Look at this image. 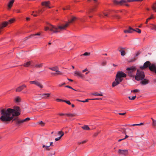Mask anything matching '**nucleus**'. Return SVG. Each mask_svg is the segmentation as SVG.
<instances>
[{
    "label": "nucleus",
    "mask_w": 156,
    "mask_h": 156,
    "mask_svg": "<svg viewBox=\"0 0 156 156\" xmlns=\"http://www.w3.org/2000/svg\"><path fill=\"white\" fill-rule=\"evenodd\" d=\"M13 109L8 108L6 110L2 109L0 111L1 116L0 120L2 122H9L12 120V122L18 119V118L13 119L14 117L19 116L20 114V109L17 106H14Z\"/></svg>",
    "instance_id": "obj_1"
},
{
    "label": "nucleus",
    "mask_w": 156,
    "mask_h": 156,
    "mask_svg": "<svg viewBox=\"0 0 156 156\" xmlns=\"http://www.w3.org/2000/svg\"><path fill=\"white\" fill-rule=\"evenodd\" d=\"M77 19V18L75 17H73L69 22L66 23L63 26H60L58 27L51 24H49L48 26L45 27L44 30L45 31H47L49 30L50 31H53L54 33L58 32V29H60V30L65 29V28L68 26L69 23H72Z\"/></svg>",
    "instance_id": "obj_2"
},
{
    "label": "nucleus",
    "mask_w": 156,
    "mask_h": 156,
    "mask_svg": "<svg viewBox=\"0 0 156 156\" xmlns=\"http://www.w3.org/2000/svg\"><path fill=\"white\" fill-rule=\"evenodd\" d=\"M144 77L145 74L144 71L137 69L136 75L135 76V80L137 81L142 80Z\"/></svg>",
    "instance_id": "obj_3"
},
{
    "label": "nucleus",
    "mask_w": 156,
    "mask_h": 156,
    "mask_svg": "<svg viewBox=\"0 0 156 156\" xmlns=\"http://www.w3.org/2000/svg\"><path fill=\"white\" fill-rule=\"evenodd\" d=\"M126 76V74L123 72L121 71H118L116 76V78H117L120 81L122 82L123 80L122 78H125Z\"/></svg>",
    "instance_id": "obj_4"
},
{
    "label": "nucleus",
    "mask_w": 156,
    "mask_h": 156,
    "mask_svg": "<svg viewBox=\"0 0 156 156\" xmlns=\"http://www.w3.org/2000/svg\"><path fill=\"white\" fill-rule=\"evenodd\" d=\"M136 69L135 66H132L126 68V70L127 71V73L129 76L131 77H134V76L132 74L136 71Z\"/></svg>",
    "instance_id": "obj_5"
},
{
    "label": "nucleus",
    "mask_w": 156,
    "mask_h": 156,
    "mask_svg": "<svg viewBox=\"0 0 156 156\" xmlns=\"http://www.w3.org/2000/svg\"><path fill=\"white\" fill-rule=\"evenodd\" d=\"M30 120V118L27 117L24 119L19 120L18 119H17L16 121V125L19 126L21 125V124L23 122H26L29 121Z\"/></svg>",
    "instance_id": "obj_6"
},
{
    "label": "nucleus",
    "mask_w": 156,
    "mask_h": 156,
    "mask_svg": "<svg viewBox=\"0 0 156 156\" xmlns=\"http://www.w3.org/2000/svg\"><path fill=\"white\" fill-rule=\"evenodd\" d=\"M127 1V0H121L119 1H118L116 0H114L113 2L115 5H124L125 3L128 2Z\"/></svg>",
    "instance_id": "obj_7"
},
{
    "label": "nucleus",
    "mask_w": 156,
    "mask_h": 156,
    "mask_svg": "<svg viewBox=\"0 0 156 156\" xmlns=\"http://www.w3.org/2000/svg\"><path fill=\"white\" fill-rule=\"evenodd\" d=\"M23 66L26 67H28L29 66L33 67L34 66V64L33 61H29L24 63Z\"/></svg>",
    "instance_id": "obj_8"
},
{
    "label": "nucleus",
    "mask_w": 156,
    "mask_h": 156,
    "mask_svg": "<svg viewBox=\"0 0 156 156\" xmlns=\"http://www.w3.org/2000/svg\"><path fill=\"white\" fill-rule=\"evenodd\" d=\"M30 84H34L36 86L39 87L40 88H43V86L37 80L30 81Z\"/></svg>",
    "instance_id": "obj_9"
},
{
    "label": "nucleus",
    "mask_w": 156,
    "mask_h": 156,
    "mask_svg": "<svg viewBox=\"0 0 156 156\" xmlns=\"http://www.w3.org/2000/svg\"><path fill=\"white\" fill-rule=\"evenodd\" d=\"M118 153L119 154L126 155L128 154V151L127 150L119 149Z\"/></svg>",
    "instance_id": "obj_10"
},
{
    "label": "nucleus",
    "mask_w": 156,
    "mask_h": 156,
    "mask_svg": "<svg viewBox=\"0 0 156 156\" xmlns=\"http://www.w3.org/2000/svg\"><path fill=\"white\" fill-rule=\"evenodd\" d=\"M74 75L75 76H77L79 78H80L82 79L84 78V75L82 74L79 71H76L74 73Z\"/></svg>",
    "instance_id": "obj_11"
},
{
    "label": "nucleus",
    "mask_w": 156,
    "mask_h": 156,
    "mask_svg": "<svg viewBox=\"0 0 156 156\" xmlns=\"http://www.w3.org/2000/svg\"><path fill=\"white\" fill-rule=\"evenodd\" d=\"M44 11V8H43L41 9H39L37 12H36V14H33V13L34 12V11L33 12V13L32 14V15H33L34 16L36 17L37 16L38 14H39L40 13H41L43 12Z\"/></svg>",
    "instance_id": "obj_12"
},
{
    "label": "nucleus",
    "mask_w": 156,
    "mask_h": 156,
    "mask_svg": "<svg viewBox=\"0 0 156 156\" xmlns=\"http://www.w3.org/2000/svg\"><path fill=\"white\" fill-rule=\"evenodd\" d=\"M26 87L27 86L25 84H23L22 86L18 87V88L16 89V92H20L25 88H26Z\"/></svg>",
    "instance_id": "obj_13"
},
{
    "label": "nucleus",
    "mask_w": 156,
    "mask_h": 156,
    "mask_svg": "<svg viewBox=\"0 0 156 156\" xmlns=\"http://www.w3.org/2000/svg\"><path fill=\"white\" fill-rule=\"evenodd\" d=\"M149 69L151 71L154 72L156 70V65L154 64H151Z\"/></svg>",
    "instance_id": "obj_14"
},
{
    "label": "nucleus",
    "mask_w": 156,
    "mask_h": 156,
    "mask_svg": "<svg viewBox=\"0 0 156 156\" xmlns=\"http://www.w3.org/2000/svg\"><path fill=\"white\" fill-rule=\"evenodd\" d=\"M134 31H135V29L131 27H129L127 30H124V32L125 33H133Z\"/></svg>",
    "instance_id": "obj_15"
},
{
    "label": "nucleus",
    "mask_w": 156,
    "mask_h": 156,
    "mask_svg": "<svg viewBox=\"0 0 156 156\" xmlns=\"http://www.w3.org/2000/svg\"><path fill=\"white\" fill-rule=\"evenodd\" d=\"M41 5L43 6H45L46 7L49 9L51 8V7L49 6V5L50 4V2L49 1H44L41 3Z\"/></svg>",
    "instance_id": "obj_16"
},
{
    "label": "nucleus",
    "mask_w": 156,
    "mask_h": 156,
    "mask_svg": "<svg viewBox=\"0 0 156 156\" xmlns=\"http://www.w3.org/2000/svg\"><path fill=\"white\" fill-rule=\"evenodd\" d=\"M115 80V81L113 82L112 83V86L113 87H114L117 86L119 84L120 82H122L121 81H119V80L116 78Z\"/></svg>",
    "instance_id": "obj_17"
},
{
    "label": "nucleus",
    "mask_w": 156,
    "mask_h": 156,
    "mask_svg": "<svg viewBox=\"0 0 156 156\" xmlns=\"http://www.w3.org/2000/svg\"><path fill=\"white\" fill-rule=\"evenodd\" d=\"M140 83L143 85H145L149 83V80L146 79L144 78L142 80H141Z\"/></svg>",
    "instance_id": "obj_18"
},
{
    "label": "nucleus",
    "mask_w": 156,
    "mask_h": 156,
    "mask_svg": "<svg viewBox=\"0 0 156 156\" xmlns=\"http://www.w3.org/2000/svg\"><path fill=\"white\" fill-rule=\"evenodd\" d=\"M140 51H138L136 53V55L134 56V57L131 59L130 60H129L128 62H132L135 61L136 60L135 57L138 56L140 54Z\"/></svg>",
    "instance_id": "obj_19"
},
{
    "label": "nucleus",
    "mask_w": 156,
    "mask_h": 156,
    "mask_svg": "<svg viewBox=\"0 0 156 156\" xmlns=\"http://www.w3.org/2000/svg\"><path fill=\"white\" fill-rule=\"evenodd\" d=\"M151 63L149 61H147L145 62L144 64V67L145 68H149V67L151 65Z\"/></svg>",
    "instance_id": "obj_20"
},
{
    "label": "nucleus",
    "mask_w": 156,
    "mask_h": 156,
    "mask_svg": "<svg viewBox=\"0 0 156 156\" xmlns=\"http://www.w3.org/2000/svg\"><path fill=\"white\" fill-rule=\"evenodd\" d=\"M41 35V34L39 33H37L36 34H31L30 36L26 37L25 38L26 39L25 40H27L28 39L30 38L33 37L34 36H39Z\"/></svg>",
    "instance_id": "obj_21"
},
{
    "label": "nucleus",
    "mask_w": 156,
    "mask_h": 156,
    "mask_svg": "<svg viewBox=\"0 0 156 156\" xmlns=\"http://www.w3.org/2000/svg\"><path fill=\"white\" fill-rule=\"evenodd\" d=\"M42 98L48 99L50 96V94L49 93H43L42 94Z\"/></svg>",
    "instance_id": "obj_22"
},
{
    "label": "nucleus",
    "mask_w": 156,
    "mask_h": 156,
    "mask_svg": "<svg viewBox=\"0 0 156 156\" xmlns=\"http://www.w3.org/2000/svg\"><path fill=\"white\" fill-rule=\"evenodd\" d=\"M14 2V0H11L9 2L8 6L9 9H10L12 7Z\"/></svg>",
    "instance_id": "obj_23"
},
{
    "label": "nucleus",
    "mask_w": 156,
    "mask_h": 156,
    "mask_svg": "<svg viewBox=\"0 0 156 156\" xmlns=\"http://www.w3.org/2000/svg\"><path fill=\"white\" fill-rule=\"evenodd\" d=\"M60 133H62V134L61 135V136L58 138H56L55 139V141H58L64 135V132L62 131H60L58 133V134H60Z\"/></svg>",
    "instance_id": "obj_24"
},
{
    "label": "nucleus",
    "mask_w": 156,
    "mask_h": 156,
    "mask_svg": "<svg viewBox=\"0 0 156 156\" xmlns=\"http://www.w3.org/2000/svg\"><path fill=\"white\" fill-rule=\"evenodd\" d=\"M77 115V114L75 113L73 114H72L71 113L66 114V116H67L68 117H73L76 116Z\"/></svg>",
    "instance_id": "obj_25"
},
{
    "label": "nucleus",
    "mask_w": 156,
    "mask_h": 156,
    "mask_svg": "<svg viewBox=\"0 0 156 156\" xmlns=\"http://www.w3.org/2000/svg\"><path fill=\"white\" fill-rule=\"evenodd\" d=\"M96 6H95L94 7L90 9L87 12L88 14H90L91 12L95 11V9L96 8Z\"/></svg>",
    "instance_id": "obj_26"
},
{
    "label": "nucleus",
    "mask_w": 156,
    "mask_h": 156,
    "mask_svg": "<svg viewBox=\"0 0 156 156\" xmlns=\"http://www.w3.org/2000/svg\"><path fill=\"white\" fill-rule=\"evenodd\" d=\"M102 93L101 92L100 93H98V92H95L94 93H92V95L97 96H103V95L102 94Z\"/></svg>",
    "instance_id": "obj_27"
},
{
    "label": "nucleus",
    "mask_w": 156,
    "mask_h": 156,
    "mask_svg": "<svg viewBox=\"0 0 156 156\" xmlns=\"http://www.w3.org/2000/svg\"><path fill=\"white\" fill-rule=\"evenodd\" d=\"M119 130L121 131L122 133L124 134L125 135L126 134V129L124 128H121L119 129Z\"/></svg>",
    "instance_id": "obj_28"
},
{
    "label": "nucleus",
    "mask_w": 156,
    "mask_h": 156,
    "mask_svg": "<svg viewBox=\"0 0 156 156\" xmlns=\"http://www.w3.org/2000/svg\"><path fill=\"white\" fill-rule=\"evenodd\" d=\"M49 69L51 70L56 72L58 69V68L57 67H54L52 68H49Z\"/></svg>",
    "instance_id": "obj_29"
},
{
    "label": "nucleus",
    "mask_w": 156,
    "mask_h": 156,
    "mask_svg": "<svg viewBox=\"0 0 156 156\" xmlns=\"http://www.w3.org/2000/svg\"><path fill=\"white\" fill-rule=\"evenodd\" d=\"M82 128L84 130H90V128L89 127V126L87 125H84L82 127Z\"/></svg>",
    "instance_id": "obj_30"
},
{
    "label": "nucleus",
    "mask_w": 156,
    "mask_h": 156,
    "mask_svg": "<svg viewBox=\"0 0 156 156\" xmlns=\"http://www.w3.org/2000/svg\"><path fill=\"white\" fill-rule=\"evenodd\" d=\"M119 51L121 52V55L122 56H124L126 54L125 51L124 50H119Z\"/></svg>",
    "instance_id": "obj_31"
},
{
    "label": "nucleus",
    "mask_w": 156,
    "mask_h": 156,
    "mask_svg": "<svg viewBox=\"0 0 156 156\" xmlns=\"http://www.w3.org/2000/svg\"><path fill=\"white\" fill-rule=\"evenodd\" d=\"M43 65L42 63H41L39 64H36L33 67H36L37 68H39L42 67Z\"/></svg>",
    "instance_id": "obj_32"
},
{
    "label": "nucleus",
    "mask_w": 156,
    "mask_h": 156,
    "mask_svg": "<svg viewBox=\"0 0 156 156\" xmlns=\"http://www.w3.org/2000/svg\"><path fill=\"white\" fill-rule=\"evenodd\" d=\"M143 0H127L128 2H142Z\"/></svg>",
    "instance_id": "obj_33"
},
{
    "label": "nucleus",
    "mask_w": 156,
    "mask_h": 156,
    "mask_svg": "<svg viewBox=\"0 0 156 156\" xmlns=\"http://www.w3.org/2000/svg\"><path fill=\"white\" fill-rule=\"evenodd\" d=\"M135 31L139 34H140L141 32V30L138 28H136V29H135V31Z\"/></svg>",
    "instance_id": "obj_34"
},
{
    "label": "nucleus",
    "mask_w": 156,
    "mask_h": 156,
    "mask_svg": "<svg viewBox=\"0 0 156 156\" xmlns=\"http://www.w3.org/2000/svg\"><path fill=\"white\" fill-rule=\"evenodd\" d=\"M15 101L16 103H19L20 101V98L18 97H16L15 99Z\"/></svg>",
    "instance_id": "obj_35"
},
{
    "label": "nucleus",
    "mask_w": 156,
    "mask_h": 156,
    "mask_svg": "<svg viewBox=\"0 0 156 156\" xmlns=\"http://www.w3.org/2000/svg\"><path fill=\"white\" fill-rule=\"evenodd\" d=\"M113 16L118 20H119L120 18V17L118 15H114Z\"/></svg>",
    "instance_id": "obj_36"
},
{
    "label": "nucleus",
    "mask_w": 156,
    "mask_h": 156,
    "mask_svg": "<svg viewBox=\"0 0 156 156\" xmlns=\"http://www.w3.org/2000/svg\"><path fill=\"white\" fill-rule=\"evenodd\" d=\"M56 101L57 102H64V100L61 99L59 98H57L56 99Z\"/></svg>",
    "instance_id": "obj_37"
},
{
    "label": "nucleus",
    "mask_w": 156,
    "mask_h": 156,
    "mask_svg": "<svg viewBox=\"0 0 156 156\" xmlns=\"http://www.w3.org/2000/svg\"><path fill=\"white\" fill-rule=\"evenodd\" d=\"M14 21V19H11L10 20H9L8 22H9V23H13Z\"/></svg>",
    "instance_id": "obj_38"
},
{
    "label": "nucleus",
    "mask_w": 156,
    "mask_h": 156,
    "mask_svg": "<svg viewBox=\"0 0 156 156\" xmlns=\"http://www.w3.org/2000/svg\"><path fill=\"white\" fill-rule=\"evenodd\" d=\"M136 97V96H133L131 98V97L129 96L128 97V98L130 100H134L135 99Z\"/></svg>",
    "instance_id": "obj_39"
},
{
    "label": "nucleus",
    "mask_w": 156,
    "mask_h": 156,
    "mask_svg": "<svg viewBox=\"0 0 156 156\" xmlns=\"http://www.w3.org/2000/svg\"><path fill=\"white\" fill-rule=\"evenodd\" d=\"M56 75H62V73L61 72L58 70V69L57 71H56Z\"/></svg>",
    "instance_id": "obj_40"
},
{
    "label": "nucleus",
    "mask_w": 156,
    "mask_h": 156,
    "mask_svg": "<svg viewBox=\"0 0 156 156\" xmlns=\"http://www.w3.org/2000/svg\"><path fill=\"white\" fill-rule=\"evenodd\" d=\"M87 141L86 140H83L82 142H78V144H84L85 143H86L87 142Z\"/></svg>",
    "instance_id": "obj_41"
},
{
    "label": "nucleus",
    "mask_w": 156,
    "mask_h": 156,
    "mask_svg": "<svg viewBox=\"0 0 156 156\" xmlns=\"http://www.w3.org/2000/svg\"><path fill=\"white\" fill-rule=\"evenodd\" d=\"M65 87H67V88H70V89H72L74 90H75V91H76V90H75V89H74L72 87H71V86H69V85H66L65 86Z\"/></svg>",
    "instance_id": "obj_42"
},
{
    "label": "nucleus",
    "mask_w": 156,
    "mask_h": 156,
    "mask_svg": "<svg viewBox=\"0 0 156 156\" xmlns=\"http://www.w3.org/2000/svg\"><path fill=\"white\" fill-rule=\"evenodd\" d=\"M64 102L66 103L67 104L69 105H71V103L69 101H66L64 100Z\"/></svg>",
    "instance_id": "obj_43"
},
{
    "label": "nucleus",
    "mask_w": 156,
    "mask_h": 156,
    "mask_svg": "<svg viewBox=\"0 0 156 156\" xmlns=\"http://www.w3.org/2000/svg\"><path fill=\"white\" fill-rule=\"evenodd\" d=\"M139 90L138 89H136L133 90H132L131 91V92L135 93V92H139Z\"/></svg>",
    "instance_id": "obj_44"
},
{
    "label": "nucleus",
    "mask_w": 156,
    "mask_h": 156,
    "mask_svg": "<svg viewBox=\"0 0 156 156\" xmlns=\"http://www.w3.org/2000/svg\"><path fill=\"white\" fill-rule=\"evenodd\" d=\"M39 124L41 125L42 126H44V123L42 121H41L39 122Z\"/></svg>",
    "instance_id": "obj_45"
},
{
    "label": "nucleus",
    "mask_w": 156,
    "mask_h": 156,
    "mask_svg": "<svg viewBox=\"0 0 156 156\" xmlns=\"http://www.w3.org/2000/svg\"><path fill=\"white\" fill-rule=\"evenodd\" d=\"M152 25L153 26V27L151 28V29L154 30L155 31H156V25L154 24H152Z\"/></svg>",
    "instance_id": "obj_46"
},
{
    "label": "nucleus",
    "mask_w": 156,
    "mask_h": 156,
    "mask_svg": "<svg viewBox=\"0 0 156 156\" xmlns=\"http://www.w3.org/2000/svg\"><path fill=\"white\" fill-rule=\"evenodd\" d=\"M103 15H104V16L103 15H102L101 16H100V17H102V16L103 17H104V16L108 17V14L104 13H103Z\"/></svg>",
    "instance_id": "obj_47"
},
{
    "label": "nucleus",
    "mask_w": 156,
    "mask_h": 156,
    "mask_svg": "<svg viewBox=\"0 0 156 156\" xmlns=\"http://www.w3.org/2000/svg\"><path fill=\"white\" fill-rule=\"evenodd\" d=\"M102 99L101 98H92L91 99V100H101Z\"/></svg>",
    "instance_id": "obj_48"
},
{
    "label": "nucleus",
    "mask_w": 156,
    "mask_h": 156,
    "mask_svg": "<svg viewBox=\"0 0 156 156\" xmlns=\"http://www.w3.org/2000/svg\"><path fill=\"white\" fill-rule=\"evenodd\" d=\"M118 12V11H115L114 10H112L111 11H110L109 12V13H112V12L117 13Z\"/></svg>",
    "instance_id": "obj_49"
},
{
    "label": "nucleus",
    "mask_w": 156,
    "mask_h": 156,
    "mask_svg": "<svg viewBox=\"0 0 156 156\" xmlns=\"http://www.w3.org/2000/svg\"><path fill=\"white\" fill-rule=\"evenodd\" d=\"M152 125H153V126H156V120H155V121L153 120V123H152Z\"/></svg>",
    "instance_id": "obj_50"
},
{
    "label": "nucleus",
    "mask_w": 156,
    "mask_h": 156,
    "mask_svg": "<svg viewBox=\"0 0 156 156\" xmlns=\"http://www.w3.org/2000/svg\"><path fill=\"white\" fill-rule=\"evenodd\" d=\"M90 54V53L87 52H86L83 54V55L84 56H88Z\"/></svg>",
    "instance_id": "obj_51"
},
{
    "label": "nucleus",
    "mask_w": 156,
    "mask_h": 156,
    "mask_svg": "<svg viewBox=\"0 0 156 156\" xmlns=\"http://www.w3.org/2000/svg\"><path fill=\"white\" fill-rule=\"evenodd\" d=\"M50 146H46L45 147V150L46 151H49L50 150V149L49 148Z\"/></svg>",
    "instance_id": "obj_52"
},
{
    "label": "nucleus",
    "mask_w": 156,
    "mask_h": 156,
    "mask_svg": "<svg viewBox=\"0 0 156 156\" xmlns=\"http://www.w3.org/2000/svg\"><path fill=\"white\" fill-rule=\"evenodd\" d=\"M63 10H66L67 9H69V6H67L65 8H63Z\"/></svg>",
    "instance_id": "obj_53"
},
{
    "label": "nucleus",
    "mask_w": 156,
    "mask_h": 156,
    "mask_svg": "<svg viewBox=\"0 0 156 156\" xmlns=\"http://www.w3.org/2000/svg\"><path fill=\"white\" fill-rule=\"evenodd\" d=\"M58 115H59L60 116H64L66 115V114H64L62 113H58Z\"/></svg>",
    "instance_id": "obj_54"
},
{
    "label": "nucleus",
    "mask_w": 156,
    "mask_h": 156,
    "mask_svg": "<svg viewBox=\"0 0 156 156\" xmlns=\"http://www.w3.org/2000/svg\"><path fill=\"white\" fill-rule=\"evenodd\" d=\"M126 114V112H124L123 113H118V114L119 115H125Z\"/></svg>",
    "instance_id": "obj_55"
},
{
    "label": "nucleus",
    "mask_w": 156,
    "mask_h": 156,
    "mask_svg": "<svg viewBox=\"0 0 156 156\" xmlns=\"http://www.w3.org/2000/svg\"><path fill=\"white\" fill-rule=\"evenodd\" d=\"M153 18V17L152 15H151V17L147 18V19L149 20H151Z\"/></svg>",
    "instance_id": "obj_56"
},
{
    "label": "nucleus",
    "mask_w": 156,
    "mask_h": 156,
    "mask_svg": "<svg viewBox=\"0 0 156 156\" xmlns=\"http://www.w3.org/2000/svg\"><path fill=\"white\" fill-rule=\"evenodd\" d=\"M152 9L153 10H156V6H154V5H153L152 6Z\"/></svg>",
    "instance_id": "obj_57"
},
{
    "label": "nucleus",
    "mask_w": 156,
    "mask_h": 156,
    "mask_svg": "<svg viewBox=\"0 0 156 156\" xmlns=\"http://www.w3.org/2000/svg\"><path fill=\"white\" fill-rule=\"evenodd\" d=\"M88 71V69L87 68H86L82 71V72L84 73V72L87 71Z\"/></svg>",
    "instance_id": "obj_58"
},
{
    "label": "nucleus",
    "mask_w": 156,
    "mask_h": 156,
    "mask_svg": "<svg viewBox=\"0 0 156 156\" xmlns=\"http://www.w3.org/2000/svg\"><path fill=\"white\" fill-rule=\"evenodd\" d=\"M89 100H91V99H87L84 100L85 102H87L89 101Z\"/></svg>",
    "instance_id": "obj_59"
},
{
    "label": "nucleus",
    "mask_w": 156,
    "mask_h": 156,
    "mask_svg": "<svg viewBox=\"0 0 156 156\" xmlns=\"http://www.w3.org/2000/svg\"><path fill=\"white\" fill-rule=\"evenodd\" d=\"M76 101H79V102H83V103H85L84 101L80 100H78V99L76 100Z\"/></svg>",
    "instance_id": "obj_60"
},
{
    "label": "nucleus",
    "mask_w": 156,
    "mask_h": 156,
    "mask_svg": "<svg viewBox=\"0 0 156 156\" xmlns=\"http://www.w3.org/2000/svg\"><path fill=\"white\" fill-rule=\"evenodd\" d=\"M102 65L103 66H104V65H105L106 64V62H102Z\"/></svg>",
    "instance_id": "obj_61"
},
{
    "label": "nucleus",
    "mask_w": 156,
    "mask_h": 156,
    "mask_svg": "<svg viewBox=\"0 0 156 156\" xmlns=\"http://www.w3.org/2000/svg\"><path fill=\"white\" fill-rule=\"evenodd\" d=\"M98 134V133H95L94 135V136H96Z\"/></svg>",
    "instance_id": "obj_62"
},
{
    "label": "nucleus",
    "mask_w": 156,
    "mask_h": 156,
    "mask_svg": "<svg viewBox=\"0 0 156 156\" xmlns=\"http://www.w3.org/2000/svg\"><path fill=\"white\" fill-rule=\"evenodd\" d=\"M124 5H125L127 7H129V5L126 4V3H125L124 4Z\"/></svg>",
    "instance_id": "obj_63"
},
{
    "label": "nucleus",
    "mask_w": 156,
    "mask_h": 156,
    "mask_svg": "<svg viewBox=\"0 0 156 156\" xmlns=\"http://www.w3.org/2000/svg\"><path fill=\"white\" fill-rule=\"evenodd\" d=\"M30 18L29 17H27L26 19V20L27 21H29L30 20Z\"/></svg>",
    "instance_id": "obj_64"
}]
</instances>
